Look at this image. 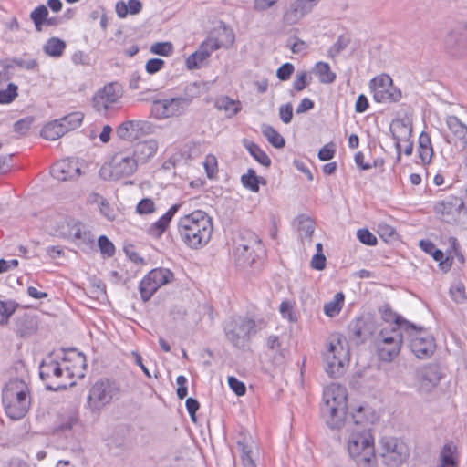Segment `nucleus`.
Returning <instances> with one entry per match:
<instances>
[{"label": "nucleus", "instance_id": "obj_1", "mask_svg": "<svg viewBox=\"0 0 467 467\" xmlns=\"http://www.w3.org/2000/svg\"><path fill=\"white\" fill-rule=\"evenodd\" d=\"M378 420L376 412L360 406L346 421L347 448L349 456L358 467H376L372 426Z\"/></svg>", "mask_w": 467, "mask_h": 467}, {"label": "nucleus", "instance_id": "obj_2", "mask_svg": "<svg viewBox=\"0 0 467 467\" xmlns=\"http://www.w3.org/2000/svg\"><path fill=\"white\" fill-rule=\"evenodd\" d=\"M178 231L181 238L189 247L197 249L205 245L211 239L212 219L205 212L196 210L180 219Z\"/></svg>", "mask_w": 467, "mask_h": 467}, {"label": "nucleus", "instance_id": "obj_3", "mask_svg": "<svg viewBox=\"0 0 467 467\" xmlns=\"http://www.w3.org/2000/svg\"><path fill=\"white\" fill-rule=\"evenodd\" d=\"M321 411L331 429H342L346 426V421L350 418L347 417L346 389L336 384L327 386L323 392Z\"/></svg>", "mask_w": 467, "mask_h": 467}, {"label": "nucleus", "instance_id": "obj_4", "mask_svg": "<svg viewBox=\"0 0 467 467\" xmlns=\"http://www.w3.org/2000/svg\"><path fill=\"white\" fill-rule=\"evenodd\" d=\"M2 402L5 413L10 419H22L30 406L26 384L18 379L9 380L3 389Z\"/></svg>", "mask_w": 467, "mask_h": 467}, {"label": "nucleus", "instance_id": "obj_5", "mask_svg": "<svg viewBox=\"0 0 467 467\" xmlns=\"http://www.w3.org/2000/svg\"><path fill=\"white\" fill-rule=\"evenodd\" d=\"M234 42V35L233 31L225 26L219 27L201 44L194 53L187 57V68L190 70L200 68L213 51L222 47H228L232 46Z\"/></svg>", "mask_w": 467, "mask_h": 467}, {"label": "nucleus", "instance_id": "obj_6", "mask_svg": "<svg viewBox=\"0 0 467 467\" xmlns=\"http://www.w3.org/2000/svg\"><path fill=\"white\" fill-rule=\"evenodd\" d=\"M347 340L341 335L330 338L327 351L324 353L325 369L327 373L337 378L340 376L349 361V352L346 348Z\"/></svg>", "mask_w": 467, "mask_h": 467}, {"label": "nucleus", "instance_id": "obj_7", "mask_svg": "<svg viewBox=\"0 0 467 467\" xmlns=\"http://www.w3.org/2000/svg\"><path fill=\"white\" fill-rule=\"evenodd\" d=\"M121 395L119 383L109 379L97 380L89 389L88 396V406L92 411H99L106 405Z\"/></svg>", "mask_w": 467, "mask_h": 467}, {"label": "nucleus", "instance_id": "obj_8", "mask_svg": "<svg viewBox=\"0 0 467 467\" xmlns=\"http://www.w3.org/2000/svg\"><path fill=\"white\" fill-rule=\"evenodd\" d=\"M261 251L262 244L258 236L252 232H243L234 250L235 264L242 268L252 266Z\"/></svg>", "mask_w": 467, "mask_h": 467}, {"label": "nucleus", "instance_id": "obj_9", "mask_svg": "<svg viewBox=\"0 0 467 467\" xmlns=\"http://www.w3.org/2000/svg\"><path fill=\"white\" fill-rule=\"evenodd\" d=\"M379 444L382 462L388 467H399L410 457V447L401 439L396 437H383Z\"/></svg>", "mask_w": 467, "mask_h": 467}, {"label": "nucleus", "instance_id": "obj_10", "mask_svg": "<svg viewBox=\"0 0 467 467\" xmlns=\"http://www.w3.org/2000/svg\"><path fill=\"white\" fill-rule=\"evenodd\" d=\"M224 330L227 339L237 348L247 347L250 337L257 333L254 320L244 317L231 320Z\"/></svg>", "mask_w": 467, "mask_h": 467}, {"label": "nucleus", "instance_id": "obj_11", "mask_svg": "<svg viewBox=\"0 0 467 467\" xmlns=\"http://www.w3.org/2000/svg\"><path fill=\"white\" fill-rule=\"evenodd\" d=\"M138 165L133 156L119 152L112 157L109 167L103 166L100 169L99 174L103 179L119 180L131 176L137 171Z\"/></svg>", "mask_w": 467, "mask_h": 467}, {"label": "nucleus", "instance_id": "obj_12", "mask_svg": "<svg viewBox=\"0 0 467 467\" xmlns=\"http://www.w3.org/2000/svg\"><path fill=\"white\" fill-rule=\"evenodd\" d=\"M174 278L173 273L167 268H155L148 273L140 284L141 299L147 302L159 287L169 284Z\"/></svg>", "mask_w": 467, "mask_h": 467}, {"label": "nucleus", "instance_id": "obj_13", "mask_svg": "<svg viewBox=\"0 0 467 467\" xmlns=\"http://www.w3.org/2000/svg\"><path fill=\"white\" fill-rule=\"evenodd\" d=\"M374 99L379 103H393L401 99V91L393 86L388 75L374 78L370 82Z\"/></svg>", "mask_w": 467, "mask_h": 467}, {"label": "nucleus", "instance_id": "obj_14", "mask_svg": "<svg viewBox=\"0 0 467 467\" xmlns=\"http://www.w3.org/2000/svg\"><path fill=\"white\" fill-rule=\"evenodd\" d=\"M191 103L188 98H172L169 99L154 100L151 113L156 119H168L182 115Z\"/></svg>", "mask_w": 467, "mask_h": 467}, {"label": "nucleus", "instance_id": "obj_15", "mask_svg": "<svg viewBox=\"0 0 467 467\" xmlns=\"http://www.w3.org/2000/svg\"><path fill=\"white\" fill-rule=\"evenodd\" d=\"M155 126L148 120H127L122 122L116 130L117 136L127 141H133L140 138L154 133Z\"/></svg>", "mask_w": 467, "mask_h": 467}, {"label": "nucleus", "instance_id": "obj_16", "mask_svg": "<svg viewBox=\"0 0 467 467\" xmlns=\"http://www.w3.org/2000/svg\"><path fill=\"white\" fill-rule=\"evenodd\" d=\"M410 337V348L418 358H430L436 348L433 337L416 326V331H406Z\"/></svg>", "mask_w": 467, "mask_h": 467}, {"label": "nucleus", "instance_id": "obj_17", "mask_svg": "<svg viewBox=\"0 0 467 467\" xmlns=\"http://www.w3.org/2000/svg\"><path fill=\"white\" fill-rule=\"evenodd\" d=\"M63 374L64 371L57 361L43 360L40 364L39 376L46 382V389L48 390L58 391L67 389V383L57 380Z\"/></svg>", "mask_w": 467, "mask_h": 467}, {"label": "nucleus", "instance_id": "obj_18", "mask_svg": "<svg viewBox=\"0 0 467 467\" xmlns=\"http://www.w3.org/2000/svg\"><path fill=\"white\" fill-rule=\"evenodd\" d=\"M445 52L453 58H462L467 54V35L460 31L450 32L444 41Z\"/></svg>", "mask_w": 467, "mask_h": 467}, {"label": "nucleus", "instance_id": "obj_19", "mask_svg": "<svg viewBox=\"0 0 467 467\" xmlns=\"http://www.w3.org/2000/svg\"><path fill=\"white\" fill-rule=\"evenodd\" d=\"M51 175L57 181L74 180L80 176V168L74 159L61 160L51 168Z\"/></svg>", "mask_w": 467, "mask_h": 467}, {"label": "nucleus", "instance_id": "obj_20", "mask_svg": "<svg viewBox=\"0 0 467 467\" xmlns=\"http://www.w3.org/2000/svg\"><path fill=\"white\" fill-rule=\"evenodd\" d=\"M418 376L420 381V388L430 391L439 384L441 379V372L437 364H429L418 372Z\"/></svg>", "mask_w": 467, "mask_h": 467}, {"label": "nucleus", "instance_id": "obj_21", "mask_svg": "<svg viewBox=\"0 0 467 467\" xmlns=\"http://www.w3.org/2000/svg\"><path fill=\"white\" fill-rule=\"evenodd\" d=\"M390 132L395 140V147L398 153H400V143L408 141L412 132L411 124L408 119H394L390 124Z\"/></svg>", "mask_w": 467, "mask_h": 467}, {"label": "nucleus", "instance_id": "obj_22", "mask_svg": "<svg viewBox=\"0 0 467 467\" xmlns=\"http://www.w3.org/2000/svg\"><path fill=\"white\" fill-rule=\"evenodd\" d=\"M158 141L150 139L135 144L133 158L138 164H144L152 158L158 150Z\"/></svg>", "mask_w": 467, "mask_h": 467}, {"label": "nucleus", "instance_id": "obj_23", "mask_svg": "<svg viewBox=\"0 0 467 467\" xmlns=\"http://www.w3.org/2000/svg\"><path fill=\"white\" fill-rule=\"evenodd\" d=\"M370 335V327L363 318H356L348 326V337L357 345L365 342Z\"/></svg>", "mask_w": 467, "mask_h": 467}, {"label": "nucleus", "instance_id": "obj_24", "mask_svg": "<svg viewBox=\"0 0 467 467\" xmlns=\"http://www.w3.org/2000/svg\"><path fill=\"white\" fill-rule=\"evenodd\" d=\"M381 317L385 322L393 323L392 328L404 329V331H416V325L406 320L401 316L392 311L389 305H385L380 308Z\"/></svg>", "mask_w": 467, "mask_h": 467}, {"label": "nucleus", "instance_id": "obj_25", "mask_svg": "<svg viewBox=\"0 0 467 467\" xmlns=\"http://www.w3.org/2000/svg\"><path fill=\"white\" fill-rule=\"evenodd\" d=\"M118 88L115 84H109L105 86L94 98L95 106L99 110L103 108L108 109L109 105L113 104L119 98V92L116 89Z\"/></svg>", "mask_w": 467, "mask_h": 467}, {"label": "nucleus", "instance_id": "obj_26", "mask_svg": "<svg viewBox=\"0 0 467 467\" xmlns=\"http://www.w3.org/2000/svg\"><path fill=\"white\" fill-rule=\"evenodd\" d=\"M463 207V200L460 197L451 195L439 202L435 209L437 213H441L442 215H448L454 218L460 214Z\"/></svg>", "mask_w": 467, "mask_h": 467}, {"label": "nucleus", "instance_id": "obj_27", "mask_svg": "<svg viewBox=\"0 0 467 467\" xmlns=\"http://www.w3.org/2000/svg\"><path fill=\"white\" fill-rule=\"evenodd\" d=\"M37 330V321L34 316L24 314L16 319L15 331L21 337L33 335Z\"/></svg>", "mask_w": 467, "mask_h": 467}, {"label": "nucleus", "instance_id": "obj_28", "mask_svg": "<svg viewBox=\"0 0 467 467\" xmlns=\"http://www.w3.org/2000/svg\"><path fill=\"white\" fill-rule=\"evenodd\" d=\"M447 126L451 131L454 138L446 137V140L450 144H456V140L466 143L467 126L462 123L457 117L449 116L446 119Z\"/></svg>", "mask_w": 467, "mask_h": 467}, {"label": "nucleus", "instance_id": "obj_29", "mask_svg": "<svg viewBox=\"0 0 467 467\" xmlns=\"http://www.w3.org/2000/svg\"><path fill=\"white\" fill-rule=\"evenodd\" d=\"M307 0H296L284 14V21L288 25L296 24L308 12L306 7Z\"/></svg>", "mask_w": 467, "mask_h": 467}, {"label": "nucleus", "instance_id": "obj_30", "mask_svg": "<svg viewBox=\"0 0 467 467\" xmlns=\"http://www.w3.org/2000/svg\"><path fill=\"white\" fill-rule=\"evenodd\" d=\"M72 238L77 241L78 246L83 250L93 248L95 245V236L80 222L75 228Z\"/></svg>", "mask_w": 467, "mask_h": 467}, {"label": "nucleus", "instance_id": "obj_31", "mask_svg": "<svg viewBox=\"0 0 467 467\" xmlns=\"http://www.w3.org/2000/svg\"><path fill=\"white\" fill-rule=\"evenodd\" d=\"M179 207V204H173L165 214H163L157 222L152 223L149 229L150 234L155 237H160L167 229L172 217L178 212Z\"/></svg>", "mask_w": 467, "mask_h": 467}, {"label": "nucleus", "instance_id": "obj_32", "mask_svg": "<svg viewBox=\"0 0 467 467\" xmlns=\"http://www.w3.org/2000/svg\"><path fill=\"white\" fill-rule=\"evenodd\" d=\"M404 329L398 328H383L377 336L375 346H382L387 344H402Z\"/></svg>", "mask_w": 467, "mask_h": 467}, {"label": "nucleus", "instance_id": "obj_33", "mask_svg": "<svg viewBox=\"0 0 467 467\" xmlns=\"http://www.w3.org/2000/svg\"><path fill=\"white\" fill-rule=\"evenodd\" d=\"M267 347L273 352V359L276 365L285 362L287 350L282 347V342L277 336H270L267 338Z\"/></svg>", "mask_w": 467, "mask_h": 467}, {"label": "nucleus", "instance_id": "obj_34", "mask_svg": "<svg viewBox=\"0 0 467 467\" xmlns=\"http://www.w3.org/2000/svg\"><path fill=\"white\" fill-rule=\"evenodd\" d=\"M419 157L420 158L423 164L429 163L431 161L433 155V149L430 136L422 132L419 138Z\"/></svg>", "mask_w": 467, "mask_h": 467}, {"label": "nucleus", "instance_id": "obj_35", "mask_svg": "<svg viewBox=\"0 0 467 467\" xmlns=\"http://www.w3.org/2000/svg\"><path fill=\"white\" fill-rule=\"evenodd\" d=\"M66 133V129L58 119L47 124L41 130L42 137L48 140H56Z\"/></svg>", "mask_w": 467, "mask_h": 467}, {"label": "nucleus", "instance_id": "obj_36", "mask_svg": "<svg viewBox=\"0 0 467 467\" xmlns=\"http://www.w3.org/2000/svg\"><path fill=\"white\" fill-rule=\"evenodd\" d=\"M296 223H297V231L299 234V237L302 240H310L315 231L314 221L308 216L299 215L298 217H296Z\"/></svg>", "mask_w": 467, "mask_h": 467}, {"label": "nucleus", "instance_id": "obj_37", "mask_svg": "<svg viewBox=\"0 0 467 467\" xmlns=\"http://www.w3.org/2000/svg\"><path fill=\"white\" fill-rule=\"evenodd\" d=\"M402 344H387L377 346V354L380 360L391 362L400 354Z\"/></svg>", "mask_w": 467, "mask_h": 467}, {"label": "nucleus", "instance_id": "obj_38", "mask_svg": "<svg viewBox=\"0 0 467 467\" xmlns=\"http://www.w3.org/2000/svg\"><path fill=\"white\" fill-rule=\"evenodd\" d=\"M261 132L275 148L281 149L285 147V139L271 125L265 123L262 124Z\"/></svg>", "mask_w": 467, "mask_h": 467}, {"label": "nucleus", "instance_id": "obj_39", "mask_svg": "<svg viewBox=\"0 0 467 467\" xmlns=\"http://www.w3.org/2000/svg\"><path fill=\"white\" fill-rule=\"evenodd\" d=\"M241 182L246 189H249L253 192L259 191L260 183H266V181L263 177L257 176L253 169H248L247 172L242 175Z\"/></svg>", "mask_w": 467, "mask_h": 467}, {"label": "nucleus", "instance_id": "obj_40", "mask_svg": "<svg viewBox=\"0 0 467 467\" xmlns=\"http://www.w3.org/2000/svg\"><path fill=\"white\" fill-rule=\"evenodd\" d=\"M66 42L58 37L49 38L44 46V51L50 57H59L66 49Z\"/></svg>", "mask_w": 467, "mask_h": 467}, {"label": "nucleus", "instance_id": "obj_41", "mask_svg": "<svg viewBox=\"0 0 467 467\" xmlns=\"http://www.w3.org/2000/svg\"><path fill=\"white\" fill-rule=\"evenodd\" d=\"M238 101H235L228 97L219 98L215 100V108L219 110L225 111L228 117H232L240 111L241 108L238 106Z\"/></svg>", "mask_w": 467, "mask_h": 467}, {"label": "nucleus", "instance_id": "obj_42", "mask_svg": "<svg viewBox=\"0 0 467 467\" xmlns=\"http://www.w3.org/2000/svg\"><path fill=\"white\" fill-rule=\"evenodd\" d=\"M78 223L79 221L72 218L63 219L57 223L56 232L63 238L71 239Z\"/></svg>", "mask_w": 467, "mask_h": 467}, {"label": "nucleus", "instance_id": "obj_43", "mask_svg": "<svg viewBox=\"0 0 467 467\" xmlns=\"http://www.w3.org/2000/svg\"><path fill=\"white\" fill-rule=\"evenodd\" d=\"M244 146L249 153L263 166L269 167L271 160L262 149L254 142L244 140Z\"/></svg>", "mask_w": 467, "mask_h": 467}, {"label": "nucleus", "instance_id": "obj_44", "mask_svg": "<svg viewBox=\"0 0 467 467\" xmlns=\"http://www.w3.org/2000/svg\"><path fill=\"white\" fill-rule=\"evenodd\" d=\"M237 445L242 452L241 460L243 462V467H256L252 456V445L249 444V441L246 440V438H244L242 441H238Z\"/></svg>", "mask_w": 467, "mask_h": 467}, {"label": "nucleus", "instance_id": "obj_45", "mask_svg": "<svg viewBox=\"0 0 467 467\" xmlns=\"http://www.w3.org/2000/svg\"><path fill=\"white\" fill-rule=\"evenodd\" d=\"M316 74L318 76L321 83L330 84L336 79V74L331 71L327 63L318 62L316 64Z\"/></svg>", "mask_w": 467, "mask_h": 467}, {"label": "nucleus", "instance_id": "obj_46", "mask_svg": "<svg viewBox=\"0 0 467 467\" xmlns=\"http://www.w3.org/2000/svg\"><path fill=\"white\" fill-rule=\"evenodd\" d=\"M47 16L48 10L47 7L44 5H38L31 12L30 18L33 21L37 32H41L43 30V26Z\"/></svg>", "mask_w": 467, "mask_h": 467}, {"label": "nucleus", "instance_id": "obj_47", "mask_svg": "<svg viewBox=\"0 0 467 467\" xmlns=\"http://www.w3.org/2000/svg\"><path fill=\"white\" fill-rule=\"evenodd\" d=\"M83 117L84 116L81 112H72L58 120L62 124L63 128L66 129V132H68L81 125Z\"/></svg>", "mask_w": 467, "mask_h": 467}, {"label": "nucleus", "instance_id": "obj_48", "mask_svg": "<svg viewBox=\"0 0 467 467\" xmlns=\"http://www.w3.org/2000/svg\"><path fill=\"white\" fill-rule=\"evenodd\" d=\"M18 87L14 83H9L5 89L0 90V104H9L18 96Z\"/></svg>", "mask_w": 467, "mask_h": 467}, {"label": "nucleus", "instance_id": "obj_49", "mask_svg": "<svg viewBox=\"0 0 467 467\" xmlns=\"http://www.w3.org/2000/svg\"><path fill=\"white\" fill-rule=\"evenodd\" d=\"M351 38L348 34L340 35L336 43L330 47L329 54L331 57L337 56L343 51L350 43Z\"/></svg>", "mask_w": 467, "mask_h": 467}, {"label": "nucleus", "instance_id": "obj_50", "mask_svg": "<svg viewBox=\"0 0 467 467\" xmlns=\"http://www.w3.org/2000/svg\"><path fill=\"white\" fill-rule=\"evenodd\" d=\"M450 293L452 299L459 304L463 303L467 297L465 285L461 282L453 284L450 289Z\"/></svg>", "mask_w": 467, "mask_h": 467}, {"label": "nucleus", "instance_id": "obj_51", "mask_svg": "<svg viewBox=\"0 0 467 467\" xmlns=\"http://www.w3.org/2000/svg\"><path fill=\"white\" fill-rule=\"evenodd\" d=\"M431 255L435 261L440 262L439 265L444 272H447L451 269L452 265V258L450 255L444 258L443 252L437 248L433 250Z\"/></svg>", "mask_w": 467, "mask_h": 467}, {"label": "nucleus", "instance_id": "obj_52", "mask_svg": "<svg viewBox=\"0 0 467 467\" xmlns=\"http://www.w3.org/2000/svg\"><path fill=\"white\" fill-rule=\"evenodd\" d=\"M438 467H457L456 461L452 457L450 445H445L441 453V464Z\"/></svg>", "mask_w": 467, "mask_h": 467}, {"label": "nucleus", "instance_id": "obj_53", "mask_svg": "<svg viewBox=\"0 0 467 467\" xmlns=\"http://www.w3.org/2000/svg\"><path fill=\"white\" fill-rule=\"evenodd\" d=\"M150 50L153 54L167 57L172 53L173 47L170 42H157L151 45Z\"/></svg>", "mask_w": 467, "mask_h": 467}, {"label": "nucleus", "instance_id": "obj_54", "mask_svg": "<svg viewBox=\"0 0 467 467\" xmlns=\"http://www.w3.org/2000/svg\"><path fill=\"white\" fill-rule=\"evenodd\" d=\"M98 245L101 253L107 254L108 256H112L115 253V247L113 244L105 235H101L99 237Z\"/></svg>", "mask_w": 467, "mask_h": 467}, {"label": "nucleus", "instance_id": "obj_55", "mask_svg": "<svg viewBox=\"0 0 467 467\" xmlns=\"http://www.w3.org/2000/svg\"><path fill=\"white\" fill-rule=\"evenodd\" d=\"M136 211L140 214L152 213L155 211L154 202L150 198H144L137 204Z\"/></svg>", "mask_w": 467, "mask_h": 467}, {"label": "nucleus", "instance_id": "obj_56", "mask_svg": "<svg viewBox=\"0 0 467 467\" xmlns=\"http://www.w3.org/2000/svg\"><path fill=\"white\" fill-rule=\"evenodd\" d=\"M357 237L360 243L366 245L377 244V237L368 229H359L357 232Z\"/></svg>", "mask_w": 467, "mask_h": 467}, {"label": "nucleus", "instance_id": "obj_57", "mask_svg": "<svg viewBox=\"0 0 467 467\" xmlns=\"http://www.w3.org/2000/svg\"><path fill=\"white\" fill-rule=\"evenodd\" d=\"M228 384L231 388V389L238 396H243L245 394V391H246V387L245 385L240 381L239 379H237L234 376H230L228 378Z\"/></svg>", "mask_w": 467, "mask_h": 467}, {"label": "nucleus", "instance_id": "obj_58", "mask_svg": "<svg viewBox=\"0 0 467 467\" xmlns=\"http://www.w3.org/2000/svg\"><path fill=\"white\" fill-rule=\"evenodd\" d=\"M279 117L281 120L288 124L292 121L293 119V105L289 102L285 105H282L279 108Z\"/></svg>", "mask_w": 467, "mask_h": 467}, {"label": "nucleus", "instance_id": "obj_59", "mask_svg": "<svg viewBox=\"0 0 467 467\" xmlns=\"http://www.w3.org/2000/svg\"><path fill=\"white\" fill-rule=\"evenodd\" d=\"M165 65L164 60L161 58H151L146 63L145 69L149 74H155L160 71Z\"/></svg>", "mask_w": 467, "mask_h": 467}, {"label": "nucleus", "instance_id": "obj_60", "mask_svg": "<svg viewBox=\"0 0 467 467\" xmlns=\"http://www.w3.org/2000/svg\"><path fill=\"white\" fill-rule=\"evenodd\" d=\"M32 122L33 119L30 118L19 119L14 124V131L20 135H24L29 130Z\"/></svg>", "mask_w": 467, "mask_h": 467}, {"label": "nucleus", "instance_id": "obj_61", "mask_svg": "<svg viewBox=\"0 0 467 467\" xmlns=\"http://www.w3.org/2000/svg\"><path fill=\"white\" fill-rule=\"evenodd\" d=\"M16 306L17 304L12 300H0V316L10 317L16 311Z\"/></svg>", "mask_w": 467, "mask_h": 467}, {"label": "nucleus", "instance_id": "obj_62", "mask_svg": "<svg viewBox=\"0 0 467 467\" xmlns=\"http://www.w3.org/2000/svg\"><path fill=\"white\" fill-rule=\"evenodd\" d=\"M294 72V66L291 63L283 64L276 71L277 78L285 81L288 80Z\"/></svg>", "mask_w": 467, "mask_h": 467}, {"label": "nucleus", "instance_id": "obj_63", "mask_svg": "<svg viewBox=\"0 0 467 467\" xmlns=\"http://www.w3.org/2000/svg\"><path fill=\"white\" fill-rule=\"evenodd\" d=\"M309 84V79L307 78V73L306 71L301 72L296 76L293 83V87L296 91L303 90Z\"/></svg>", "mask_w": 467, "mask_h": 467}, {"label": "nucleus", "instance_id": "obj_64", "mask_svg": "<svg viewBox=\"0 0 467 467\" xmlns=\"http://www.w3.org/2000/svg\"><path fill=\"white\" fill-rule=\"evenodd\" d=\"M186 408L187 411L190 414V417L193 422L196 421V412L200 408V404L197 400L193 398H188L186 400Z\"/></svg>", "mask_w": 467, "mask_h": 467}]
</instances>
